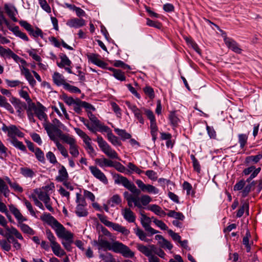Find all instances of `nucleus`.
Masks as SVG:
<instances>
[{"mask_svg": "<svg viewBox=\"0 0 262 262\" xmlns=\"http://www.w3.org/2000/svg\"><path fill=\"white\" fill-rule=\"evenodd\" d=\"M86 205H77L76 209V214L79 217L86 216L88 212L85 208Z\"/></svg>", "mask_w": 262, "mask_h": 262, "instance_id": "c756f323", "label": "nucleus"}, {"mask_svg": "<svg viewBox=\"0 0 262 262\" xmlns=\"http://www.w3.org/2000/svg\"><path fill=\"white\" fill-rule=\"evenodd\" d=\"M8 149L0 140V159H5L8 156Z\"/></svg>", "mask_w": 262, "mask_h": 262, "instance_id": "864d4df0", "label": "nucleus"}, {"mask_svg": "<svg viewBox=\"0 0 262 262\" xmlns=\"http://www.w3.org/2000/svg\"><path fill=\"white\" fill-rule=\"evenodd\" d=\"M108 227H111L114 230L120 232L125 235H128L130 233L129 231L125 227L117 223L112 222Z\"/></svg>", "mask_w": 262, "mask_h": 262, "instance_id": "b1692460", "label": "nucleus"}, {"mask_svg": "<svg viewBox=\"0 0 262 262\" xmlns=\"http://www.w3.org/2000/svg\"><path fill=\"white\" fill-rule=\"evenodd\" d=\"M138 202H140L141 205V207L139 208H142L143 206L147 205L152 201L151 198L147 194H143L141 197L138 196Z\"/></svg>", "mask_w": 262, "mask_h": 262, "instance_id": "7c9ffc66", "label": "nucleus"}, {"mask_svg": "<svg viewBox=\"0 0 262 262\" xmlns=\"http://www.w3.org/2000/svg\"><path fill=\"white\" fill-rule=\"evenodd\" d=\"M114 182L116 184L122 185L133 193L137 195L140 193L141 191L151 194H158L159 193L158 188L151 184H145L141 180L136 181V184L139 189H137L135 184L126 177L120 174L114 176Z\"/></svg>", "mask_w": 262, "mask_h": 262, "instance_id": "f257e3e1", "label": "nucleus"}, {"mask_svg": "<svg viewBox=\"0 0 262 262\" xmlns=\"http://www.w3.org/2000/svg\"><path fill=\"white\" fill-rule=\"evenodd\" d=\"M69 178V174L66 168L63 165H60L58 171V175L56 177V180L62 182L67 180Z\"/></svg>", "mask_w": 262, "mask_h": 262, "instance_id": "6ab92c4d", "label": "nucleus"}, {"mask_svg": "<svg viewBox=\"0 0 262 262\" xmlns=\"http://www.w3.org/2000/svg\"><path fill=\"white\" fill-rule=\"evenodd\" d=\"M63 88L69 91L71 93H80L81 91L80 90L75 86L70 85V84L66 83L65 84H64Z\"/></svg>", "mask_w": 262, "mask_h": 262, "instance_id": "3c124183", "label": "nucleus"}, {"mask_svg": "<svg viewBox=\"0 0 262 262\" xmlns=\"http://www.w3.org/2000/svg\"><path fill=\"white\" fill-rule=\"evenodd\" d=\"M89 169L92 175L97 179L102 182L104 184L108 183V180L104 174L98 167L96 166H91L89 167Z\"/></svg>", "mask_w": 262, "mask_h": 262, "instance_id": "6e6552de", "label": "nucleus"}, {"mask_svg": "<svg viewBox=\"0 0 262 262\" xmlns=\"http://www.w3.org/2000/svg\"><path fill=\"white\" fill-rule=\"evenodd\" d=\"M99 257L104 262H116L112 254L108 252L105 254L100 253Z\"/></svg>", "mask_w": 262, "mask_h": 262, "instance_id": "37998d69", "label": "nucleus"}, {"mask_svg": "<svg viewBox=\"0 0 262 262\" xmlns=\"http://www.w3.org/2000/svg\"><path fill=\"white\" fill-rule=\"evenodd\" d=\"M248 136L245 134H240L238 135V142L240 147L243 148L247 143Z\"/></svg>", "mask_w": 262, "mask_h": 262, "instance_id": "e2e57ef3", "label": "nucleus"}, {"mask_svg": "<svg viewBox=\"0 0 262 262\" xmlns=\"http://www.w3.org/2000/svg\"><path fill=\"white\" fill-rule=\"evenodd\" d=\"M96 164L101 168L105 167H113V162L107 158L103 157L102 158H97L95 160Z\"/></svg>", "mask_w": 262, "mask_h": 262, "instance_id": "aec40b11", "label": "nucleus"}, {"mask_svg": "<svg viewBox=\"0 0 262 262\" xmlns=\"http://www.w3.org/2000/svg\"><path fill=\"white\" fill-rule=\"evenodd\" d=\"M135 234L138 236L140 240L145 242H149L150 239L146 238V234L143 230L138 227L134 229Z\"/></svg>", "mask_w": 262, "mask_h": 262, "instance_id": "2f4dec72", "label": "nucleus"}, {"mask_svg": "<svg viewBox=\"0 0 262 262\" xmlns=\"http://www.w3.org/2000/svg\"><path fill=\"white\" fill-rule=\"evenodd\" d=\"M69 151L70 154L74 157L77 158L79 155L78 146L76 144V142L73 145L70 146Z\"/></svg>", "mask_w": 262, "mask_h": 262, "instance_id": "49530a36", "label": "nucleus"}, {"mask_svg": "<svg viewBox=\"0 0 262 262\" xmlns=\"http://www.w3.org/2000/svg\"><path fill=\"white\" fill-rule=\"evenodd\" d=\"M40 219L49 225L55 230L56 233L64 228L62 224L58 222L57 220L50 213H43L40 216Z\"/></svg>", "mask_w": 262, "mask_h": 262, "instance_id": "39448f33", "label": "nucleus"}, {"mask_svg": "<svg viewBox=\"0 0 262 262\" xmlns=\"http://www.w3.org/2000/svg\"><path fill=\"white\" fill-rule=\"evenodd\" d=\"M54 82L58 86H64L67 82L64 77L58 72H55L52 76Z\"/></svg>", "mask_w": 262, "mask_h": 262, "instance_id": "393cba45", "label": "nucleus"}, {"mask_svg": "<svg viewBox=\"0 0 262 262\" xmlns=\"http://www.w3.org/2000/svg\"><path fill=\"white\" fill-rule=\"evenodd\" d=\"M11 143L14 146L22 151H24L26 150V147L23 142L18 141L16 138H12L11 140Z\"/></svg>", "mask_w": 262, "mask_h": 262, "instance_id": "de8ad7c7", "label": "nucleus"}, {"mask_svg": "<svg viewBox=\"0 0 262 262\" xmlns=\"http://www.w3.org/2000/svg\"><path fill=\"white\" fill-rule=\"evenodd\" d=\"M46 234L47 235V237L48 239L50 242V246L51 247L55 244L57 243V242L56 241V237L54 235V234L52 233L50 230L47 229L46 230Z\"/></svg>", "mask_w": 262, "mask_h": 262, "instance_id": "8fccbe9b", "label": "nucleus"}, {"mask_svg": "<svg viewBox=\"0 0 262 262\" xmlns=\"http://www.w3.org/2000/svg\"><path fill=\"white\" fill-rule=\"evenodd\" d=\"M60 58L61 59L60 62H57L58 67L63 68L66 66L71 67L72 62L66 55L63 54L60 55Z\"/></svg>", "mask_w": 262, "mask_h": 262, "instance_id": "a878e982", "label": "nucleus"}, {"mask_svg": "<svg viewBox=\"0 0 262 262\" xmlns=\"http://www.w3.org/2000/svg\"><path fill=\"white\" fill-rule=\"evenodd\" d=\"M11 239H9V236L6 237V239L0 240V246L2 248L6 251H9L11 249Z\"/></svg>", "mask_w": 262, "mask_h": 262, "instance_id": "473e14b6", "label": "nucleus"}, {"mask_svg": "<svg viewBox=\"0 0 262 262\" xmlns=\"http://www.w3.org/2000/svg\"><path fill=\"white\" fill-rule=\"evenodd\" d=\"M66 25L70 28H79L85 25V21L80 18H73L69 19Z\"/></svg>", "mask_w": 262, "mask_h": 262, "instance_id": "ddd939ff", "label": "nucleus"}, {"mask_svg": "<svg viewBox=\"0 0 262 262\" xmlns=\"http://www.w3.org/2000/svg\"><path fill=\"white\" fill-rule=\"evenodd\" d=\"M137 248L140 252L144 254L147 257L153 254L154 252H155V250L156 249L155 246L154 245L145 246L140 244H137Z\"/></svg>", "mask_w": 262, "mask_h": 262, "instance_id": "9b49d317", "label": "nucleus"}, {"mask_svg": "<svg viewBox=\"0 0 262 262\" xmlns=\"http://www.w3.org/2000/svg\"><path fill=\"white\" fill-rule=\"evenodd\" d=\"M114 130L117 133V134L121 138V139L123 140L131 138V135L127 133L126 130L124 129L117 128H115Z\"/></svg>", "mask_w": 262, "mask_h": 262, "instance_id": "4c0bfd02", "label": "nucleus"}, {"mask_svg": "<svg viewBox=\"0 0 262 262\" xmlns=\"http://www.w3.org/2000/svg\"><path fill=\"white\" fill-rule=\"evenodd\" d=\"M79 120L90 132L93 133H96L97 130L95 127H94V126L90 125V122L88 120H85L83 117H80Z\"/></svg>", "mask_w": 262, "mask_h": 262, "instance_id": "5fc2aeb1", "label": "nucleus"}, {"mask_svg": "<svg viewBox=\"0 0 262 262\" xmlns=\"http://www.w3.org/2000/svg\"><path fill=\"white\" fill-rule=\"evenodd\" d=\"M261 158L262 155L261 154H258L256 156H250L246 158L245 162L247 164L257 163Z\"/></svg>", "mask_w": 262, "mask_h": 262, "instance_id": "f704fd0d", "label": "nucleus"}, {"mask_svg": "<svg viewBox=\"0 0 262 262\" xmlns=\"http://www.w3.org/2000/svg\"><path fill=\"white\" fill-rule=\"evenodd\" d=\"M4 9L8 16L14 21L17 22L18 19L16 17L18 12L14 5L10 4H6L4 5Z\"/></svg>", "mask_w": 262, "mask_h": 262, "instance_id": "9d476101", "label": "nucleus"}, {"mask_svg": "<svg viewBox=\"0 0 262 262\" xmlns=\"http://www.w3.org/2000/svg\"><path fill=\"white\" fill-rule=\"evenodd\" d=\"M20 173L26 178H32L35 176V172L28 167H21L20 169Z\"/></svg>", "mask_w": 262, "mask_h": 262, "instance_id": "e433bc0d", "label": "nucleus"}, {"mask_svg": "<svg viewBox=\"0 0 262 262\" xmlns=\"http://www.w3.org/2000/svg\"><path fill=\"white\" fill-rule=\"evenodd\" d=\"M107 138L108 140L114 145V146H121V142L119 139L115 136L112 132L107 135Z\"/></svg>", "mask_w": 262, "mask_h": 262, "instance_id": "58836bf2", "label": "nucleus"}, {"mask_svg": "<svg viewBox=\"0 0 262 262\" xmlns=\"http://www.w3.org/2000/svg\"><path fill=\"white\" fill-rule=\"evenodd\" d=\"M110 250L115 253H121L125 257L132 258L134 256V253L127 246L118 241L111 243Z\"/></svg>", "mask_w": 262, "mask_h": 262, "instance_id": "7ed1b4c3", "label": "nucleus"}, {"mask_svg": "<svg viewBox=\"0 0 262 262\" xmlns=\"http://www.w3.org/2000/svg\"><path fill=\"white\" fill-rule=\"evenodd\" d=\"M12 51L9 49L4 48L3 47L0 46V55L3 57L10 58V56Z\"/></svg>", "mask_w": 262, "mask_h": 262, "instance_id": "4d7b16f0", "label": "nucleus"}, {"mask_svg": "<svg viewBox=\"0 0 262 262\" xmlns=\"http://www.w3.org/2000/svg\"><path fill=\"white\" fill-rule=\"evenodd\" d=\"M224 40L225 45L229 49L237 54L242 53V49H241L239 45L235 40L226 37L224 38Z\"/></svg>", "mask_w": 262, "mask_h": 262, "instance_id": "1a4fd4ad", "label": "nucleus"}, {"mask_svg": "<svg viewBox=\"0 0 262 262\" xmlns=\"http://www.w3.org/2000/svg\"><path fill=\"white\" fill-rule=\"evenodd\" d=\"M88 116L90 121L93 123L94 126H96L100 121L90 111H88Z\"/></svg>", "mask_w": 262, "mask_h": 262, "instance_id": "680f3d73", "label": "nucleus"}, {"mask_svg": "<svg viewBox=\"0 0 262 262\" xmlns=\"http://www.w3.org/2000/svg\"><path fill=\"white\" fill-rule=\"evenodd\" d=\"M74 130L76 134L82 139L83 142L85 144V149L87 150L91 147V139L83 130L79 128H74Z\"/></svg>", "mask_w": 262, "mask_h": 262, "instance_id": "f8f14e48", "label": "nucleus"}, {"mask_svg": "<svg viewBox=\"0 0 262 262\" xmlns=\"http://www.w3.org/2000/svg\"><path fill=\"white\" fill-rule=\"evenodd\" d=\"M146 176L151 180L156 181L158 178L157 173L152 170H148L145 172Z\"/></svg>", "mask_w": 262, "mask_h": 262, "instance_id": "052dcab7", "label": "nucleus"}, {"mask_svg": "<svg viewBox=\"0 0 262 262\" xmlns=\"http://www.w3.org/2000/svg\"><path fill=\"white\" fill-rule=\"evenodd\" d=\"M183 189L186 190L187 195H193L194 194L192 191L191 185L188 182L185 181L183 184Z\"/></svg>", "mask_w": 262, "mask_h": 262, "instance_id": "bf43d9fd", "label": "nucleus"}, {"mask_svg": "<svg viewBox=\"0 0 262 262\" xmlns=\"http://www.w3.org/2000/svg\"><path fill=\"white\" fill-rule=\"evenodd\" d=\"M110 70L113 71V75L115 78L122 81L125 80V76L124 74V73L121 70L113 68H111Z\"/></svg>", "mask_w": 262, "mask_h": 262, "instance_id": "c9c22d12", "label": "nucleus"}, {"mask_svg": "<svg viewBox=\"0 0 262 262\" xmlns=\"http://www.w3.org/2000/svg\"><path fill=\"white\" fill-rule=\"evenodd\" d=\"M10 30H11L16 36L18 37L25 41L29 40V38L27 35L25 33L21 32L19 30V28L18 26H15L13 28H12L10 29Z\"/></svg>", "mask_w": 262, "mask_h": 262, "instance_id": "c85d7f7f", "label": "nucleus"}, {"mask_svg": "<svg viewBox=\"0 0 262 262\" xmlns=\"http://www.w3.org/2000/svg\"><path fill=\"white\" fill-rule=\"evenodd\" d=\"M18 226L20 228L21 231L29 235H34L35 232L34 230L31 228L28 225L24 224L23 222L18 223Z\"/></svg>", "mask_w": 262, "mask_h": 262, "instance_id": "ea45409f", "label": "nucleus"}, {"mask_svg": "<svg viewBox=\"0 0 262 262\" xmlns=\"http://www.w3.org/2000/svg\"><path fill=\"white\" fill-rule=\"evenodd\" d=\"M29 34L34 37H38L39 36L42 37L43 36V33L41 30L38 28H36L35 30L32 28V31H30Z\"/></svg>", "mask_w": 262, "mask_h": 262, "instance_id": "69168bd1", "label": "nucleus"}, {"mask_svg": "<svg viewBox=\"0 0 262 262\" xmlns=\"http://www.w3.org/2000/svg\"><path fill=\"white\" fill-rule=\"evenodd\" d=\"M150 222L151 220L149 217L146 216L145 215H142V217L141 218V223L145 230H146L148 227L150 226Z\"/></svg>", "mask_w": 262, "mask_h": 262, "instance_id": "6e6d98bb", "label": "nucleus"}, {"mask_svg": "<svg viewBox=\"0 0 262 262\" xmlns=\"http://www.w3.org/2000/svg\"><path fill=\"white\" fill-rule=\"evenodd\" d=\"M94 127L96 128L97 130V132L98 131L101 133H106L107 135H108L109 133L112 132L111 129L107 126L101 123V122L97 124L96 126H94Z\"/></svg>", "mask_w": 262, "mask_h": 262, "instance_id": "79ce46f5", "label": "nucleus"}, {"mask_svg": "<svg viewBox=\"0 0 262 262\" xmlns=\"http://www.w3.org/2000/svg\"><path fill=\"white\" fill-rule=\"evenodd\" d=\"M150 133L152 136V140L155 141L157 139L158 127L156 124V121L150 123Z\"/></svg>", "mask_w": 262, "mask_h": 262, "instance_id": "a18cd8bd", "label": "nucleus"}, {"mask_svg": "<svg viewBox=\"0 0 262 262\" xmlns=\"http://www.w3.org/2000/svg\"><path fill=\"white\" fill-rule=\"evenodd\" d=\"M143 91L145 94L147 95L150 98L152 99L155 97V94L153 89L149 86H146Z\"/></svg>", "mask_w": 262, "mask_h": 262, "instance_id": "338daca9", "label": "nucleus"}, {"mask_svg": "<svg viewBox=\"0 0 262 262\" xmlns=\"http://www.w3.org/2000/svg\"><path fill=\"white\" fill-rule=\"evenodd\" d=\"M53 253L57 256L61 257L66 255V252L57 243L51 247Z\"/></svg>", "mask_w": 262, "mask_h": 262, "instance_id": "cd10ccee", "label": "nucleus"}, {"mask_svg": "<svg viewBox=\"0 0 262 262\" xmlns=\"http://www.w3.org/2000/svg\"><path fill=\"white\" fill-rule=\"evenodd\" d=\"M8 135V136L12 138H15V136L19 137H23L24 136V133L20 131L15 125H13L9 126V130Z\"/></svg>", "mask_w": 262, "mask_h": 262, "instance_id": "5701e85b", "label": "nucleus"}, {"mask_svg": "<svg viewBox=\"0 0 262 262\" xmlns=\"http://www.w3.org/2000/svg\"><path fill=\"white\" fill-rule=\"evenodd\" d=\"M20 70L21 74L25 76L30 85L32 87H34L36 85V82L34 79L33 76L31 75L29 70L25 67H20Z\"/></svg>", "mask_w": 262, "mask_h": 262, "instance_id": "f3484780", "label": "nucleus"}, {"mask_svg": "<svg viewBox=\"0 0 262 262\" xmlns=\"http://www.w3.org/2000/svg\"><path fill=\"white\" fill-rule=\"evenodd\" d=\"M56 234L59 238L66 240V242H62L61 244L67 251H71L72 250L71 244L73 242V234L67 230L65 227Z\"/></svg>", "mask_w": 262, "mask_h": 262, "instance_id": "20e7f679", "label": "nucleus"}, {"mask_svg": "<svg viewBox=\"0 0 262 262\" xmlns=\"http://www.w3.org/2000/svg\"><path fill=\"white\" fill-rule=\"evenodd\" d=\"M0 191L5 197H8L9 195L10 191L8 187L1 178H0Z\"/></svg>", "mask_w": 262, "mask_h": 262, "instance_id": "a19ab883", "label": "nucleus"}, {"mask_svg": "<svg viewBox=\"0 0 262 262\" xmlns=\"http://www.w3.org/2000/svg\"><path fill=\"white\" fill-rule=\"evenodd\" d=\"M92 244L93 246L97 247L99 250L107 251L110 250L111 243L99 236L97 241L95 240L92 242Z\"/></svg>", "mask_w": 262, "mask_h": 262, "instance_id": "0eeeda50", "label": "nucleus"}, {"mask_svg": "<svg viewBox=\"0 0 262 262\" xmlns=\"http://www.w3.org/2000/svg\"><path fill=\"white\" fill-rule=\"evenodd\" d=\"M110 202L113 203L111 204V206L113 207L114 204H120L122 202V200L118 194H115L111 198Z\"/></svg>", "mask_w": 262, "mask_h": 262, "instance_id": "0e129e2a", "label": "nucleus"}, {"mask_svg": "<svg viewBox=\"0 0 262 262\" xmlns=\"http://www.w3.org/2000/svg\"><path fill=\"white\" fill-rule=\"evenodd\" d=\"M6 230L9 232V234L12 236H15L16 238L20 240H24V238L21 233L14 227H11V228L7 227Z\"/></svg>", "mask_w": 262, "mask_h": 262, "instance_id": "72a5a7b5", "label": "nucleus"}, {"mask_svg": "<svg viewBox=\"0 0 262 262\" xmlns=\"http://www.w3.org/2000/svg\"><path fill=\"white\" fill-rule=\"evenodd\" d=\"M34 192L37 194L38 199L42 201L43 203L46 201H50L49 193H47V192L43 191L42 189L36 188L34 190Z\"/></svg>", "mask_w": 262, "mask_h": 262, "instance_id": "412c9836", "label": "nucleus"}, {"mask_svg": "<svg viewBox=\"0 0 262 262\" xmlns=\"http://www.w3.org/2000/svg\"><path fill=\"white\" fill-rule=\"evenodd\" d=\"M247 211L248 213L249 211V203L247 202H245L243 203L242 207L238 210L236 214L237 217H241L244 214L245 210Z\"/></svg>", "mask_w": 262, "mask_h": 262, "instance_id": "c03bdc74", "label": "nucleus"}, {"mask_svg": "<svg viewBox=\"0 0 262 262\" xmlns=\"http://www.w3.org/2000/svg\"><path fill=\"white\" fill-rule=\"evenodd\" d=\"M147 209L149 210L154 212L156 214L161 216H163L166 214L160 206L156 204L149 206Z\"/></svg>", "mask_w": 262, "mask_h": 262, "instance_id": "bb28decb", "label": "nucleus"}, {"mask_svg": "<svg viewBox=\"0 0 262 262\" xmlns=\"http://www.w3.org/2000/svg\"><path fill=\"white\" fill-rule=\"evenodd\" d=\"M96 141L101 151L111 159H119L118 155L100 135L97 136Z\"/></svg>", "mask_w": 262, "mask_h": 262, "instance_id": "f03ea898", "label": "nucleus"}, {"mask_svg": "<svg viewBox=\"0 0 262 262\" xmlns=\"http://www.w3.org/2000/svg\"><path fill=\"white\" fill-rule=\"evenodd\" d=\"M5 180L9 185L10 188L13 189L14 191L21 193L23 191V188L16 181H12L10 178L8 177L5 178Z\"/></svg>", "mask_w": 262, "mask_h": 262, "instance_id": "4be33fe9", "label": "nucleus"}, {"mask_svg": "<svg viewBox=\"0 0 262 262\" xmlns=\"http://www.w3.org/2000/svg\"><path fill=\"white\" fill-rule=\"evenodd\" d=\"M34 152L35 153L36 158L41 163H45V159L44 154L40 148L36 147L35 148V151Z\"/></svg>", "mask_w": 262, "mask_h": 262, "instance_id": "603ef678", "label": "nucleus"}, {"mask_svg": "<svg viewBox=\"0 0 262 262\" xmlns=\"http://www.w3.org/2000/svg\"><path fill=\"white\" fill-rule=\"evenodd\" d=\"M169 120L170 122V123L173 126H176L178 125L179 119L178 118L176 115L175 112H170L169 115Z\"/></svg>", "mask_w": 262, "mask_h": 262, "instance_id": "09e8293b", "label": "nucleus"}, {"mask_svg": "<svg viewBox=\"0 0 262 262\" xmlns=\"http://www.w3.org/2000/svg\"><path fill=\"white\" fill-rule=\"evenodd\" d=\"M57 131L59 138L69 146L73 145L76 142L75 139L69 134H63L61 130L58 129H55Z\"/></svg>", "mask_w": 262, "mask_h": 262, "instance_id": "2eb2a0df", "label": "nucleus"}, {"mask_svg": "<svg viewBox=\"0 0 262 262\" xmlns=\"http://www.w3.org/2000/svg\"><path fill=\"white\" fill-rule=\"evenodd\" d=\"M127 167L131 170L136 172L137 173L140 174L144 172V171L140 169H139L137 166H136L133 163L129 162L127 164Z\"/></svg>", "mask_w": 262, "mask_h": 262, "instance_id": "774afa93", "label": "nucleus"}, {"mask_svg": "<svg viewBox=\"0 0 262 262\" xmlns=\"http://www.w3.org/2000/svg\"><path fill=\"white\" fill-rule=\"evenodd\" d=\"M56 146L62 156L64 158H67L69 156L67 150L60 142H57Z\"/></svg>", "mask_w": 262, "mask_h": 262, "instance_id": "13d9d810", "label": "nucleus"}, {"mask_svg": "<svg viewBox=\"0 0 262 262\" xmlns=\"http://www.w3.org/2000/svg\"><path fill=\"white\" fill-rule=\"evenodd\" d=\"M99 55L95 54H91L88 56V58L92 63L96 64V66L102 68H105L106 66V63L99 58Z\"/></svg>", "mask_w": 262, "mask_h": 262, "instance_id": "dca6fc26", "label": "nucleus"}, {"mask_svg": "<svg viewBox=\"0 0 262 262\" xmlns=\"http://www.w3.org/2000/svg\"><path fill=\"white\" fill-rule=\"evenodd\" d=\"M31 107L34 112V114L40 120L44 121L45 122L47 121L48 117L45 113L47 108L44 106L40 102H37L36 105L34 103H32Z\"/></svg>", "mask_w": 262, "mask_h": 262, "instance_id": "423d86ee", "label": "nucleus"}, {"mask_svg": "<svg viewBox=\"0 0 262 262\" xmlns=\"http://www.w3.org/2000/svg\"><path fill=\"white\" fill-rule=\"evenodd\" d=\"M121 214L123 218L129 223H134L136 220L135 213L129 208H124L121 210Z\"/></svg>", "mask_w": 262, "mask_h": 262, "instance_id": "4468645a", "label": "nucleus"}, {"mask_svg": "<svg viewBox=\"0 0 262 262\" xmlns=\"http://www.w3.org/2000/svg\"><path fill=\"white\" fill-rule=\"evenodd\" d=\"M9 207L10 211L17 220L18 224L27 221V219L21 214L20 211L14 205H10Z\"/></svg>", "mask_w": 262, "mask_h": 262, "instance_id": "a211bd4d", "label": "nucleus"}]
</instances>
